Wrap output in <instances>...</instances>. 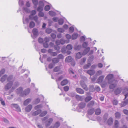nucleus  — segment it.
Wrapping results in <instances>:
<instances>
[{
	"mask_svg": "<svg viewBox=\"0 0 128 128\" xmlns=\"http://www.w3.org/2000/svg\"><path fill=\"white\" fill-rule=\"evenodd\" d=\"M13 78L12 75H10L7 78L8 81L9 82L6 85L5 87V89L7 90H8L12 86L13 84V82L11 81V80Z\"/></svg>",
	"mask_w": 128,
	"mask_h": 128,
	"instance_id": "f257e3e1",
	"label": "nucleus"
},
{
	"mask_svg": "<svg viewBox=\"0 0 128 128\" xmlns=\"http://www.w3.org/2000/svg\"><path fill=\"white\" fill-rule=\"evenodd\" d=\"M80 84L82 88H83L86 91L88 90V88L87 87V86L84 83V81H80Z\"/></svg>",
	"mask_w": 128,
	"mask_h": 128,
	"instance_id": "f03ea898",
	"label": "nucleus"
},
{
	"mask_svg": "<svg viewBox=\"0 0 128 128\" xmlns=\"http://www.w3.org/2000/svg\"><path fill=\"white\" fill-rule=\"evenodd\" d=\"M44 6V4L42 2H40L39 4V6L37 8V10L38 12L42 11L43 10Z\"/></svg>",
	"mask_w": 128,
	"mask_h": 128,
	"instance_id": "7ed1b4c3",
	"label": "nucleus"
},
{
	"mask_svg": "<svg viewBox=\"0 0 128 128\" xmlns=\"http://www.w3.org/2000/svg\"><path fill=\"white\" fill-rule=\"evenodd\" d=\"M114 78V76L113 74H110L108 75L106 77V79L108 80L109 84L110 83V81L112 80Z\"/></svg>",
	"mask_w": 128,
	"mask_h": 128,
	"instance_id": "20e7f679",
	"label": "nucleus"
},
{
	"mask_svg": "<svg viewBox=\"0 0 128 128\" xmlns=\"http://www.w3.org/2000/svg\"><path fill=\"white\" fill-rule=\"evenodd\" d=\"M53 119L52 118H49L46 121V126H50L52 123L53 121Z\"/></svg>",
	"mask_w": 128,
	"mask_h": 128,
	"instance_id": "39448f33",
	"label": "nucleus"
},
{
	"mask_svg": "<svg viewBox=\"0 0 128 128\" xmlns=\"http://www.w3.org/2000/svg\"><path fill=\"white\" fill-rule=\"evenodd\" d=\"M122 90V89L121 88H118L114 91V93L116 94H118L121 92Z\"/></svg>",
	"mask_w": 128,
	"mask_h": 128,
	"instance_id": "423d86ee",
	"label": "nucleus"
},
{
	"mask_svg": "<svg viewBox=\"0 0 128 128\" xmlns=\"http://www.w3.org/2000/svg\"><path fill=\"white\" fill-rule=\"evenodd\" d=\"M32 108V105L29 104L26 108H25V111L27 112H29L31 110Z\"/></svg>",
	"mask_w": 128,
	"mask_h": 128,
	"instance_id": "0eeeda50",
	"label": "nucleus"
},
{
	"mask_svg": "<svg viewBox=\"0 0 128 128\" xmlns=\"http://www.w3.org/2000/svg\"><path fill=\"white\" fill-rule=\"evenodd\" d=\"M73 60L72 57L70 56L67 57L65 59V62H71Z\"/></svg>",
	"mask_w": 128,
	"mask_h": 128,
	"instance_id": "6e6552de",
	"label": "nucleus"
},
{
	"mask_svg": "<svg viewBox=\"0 0 128 128\" xmlns=\"http://www.w3.org/2000/svg\"><path fill=\"white\" fill-rule=\"evenodd\" d=\"M76 90L78 93L80 94H83L84 93V90L80 88H77Z\"/></svg>",
	"mask_w": 128,
	"mask_h": 128,
	"instance_id": "1a4fd4ad",
	"label": "nucleus"
},
{
	"mask_svg": "<svg viewBox=\"0 0 128 128\" xmlns=\"http://www.w3.org/2000/svg\"><path fill=\"white\" fill-rule=\"evenodd\" d=\"M42 110H38L32 113V115L33 116H35L39 114L41 112Z\"/></svg>",
	"mask_w": 128,
	"mask_h": 128,
	"instance_id": "9d476101",
	"label": "nucleus"
},
{
	"mask_svg": "<svg viewBox=\"0 0 128 128\" xmlns=\"http://www.w3.org/2000/svg\"><path fill=\"white\" fill-rule=\"evenodd\" d=\"M104 77V75H102L100 76L98 79V82L99 83L102 82L103 80Z\"/></svg>",
	"mask_w": 128,
	"mask_h": 128,
	"instance_id": "9b49d317",
	"label": "nucleus"
},
{
	"mask_svg": "<svg viewBox=\"0 0 128 128\" xmlns=\"http://www.w3.org/2000/svg\"><path fill=\"white\" fill-rule=\"evenodd\" d=\"M59 61V60L58 58H54L52 59V62L54 64L58 63Z\"/></svg>",
	"mask_w": 128,
	"mask_h": 128,
	"instance_id": "f8f14e48",
	"label": "nucleus"
},
{
	"mask_svg": "<svg viewBox=\"0 0 128 128\" xmlns=\"http://www.w3.org/2000/svg\"><path fill=\"white\" fill-rule=\"evenodd\" d=\"M68 82V81L67 79H64L61 82L60 84L62 86H64L67 84Z\"/></svg>",
	"mask_w": 128,
	"mask_h": 128,
	"instance_id": "ddd939ff",
	"label": "nucleus"
},
{
	"mask_svg": "<svg viewBox=\"0 0 128 128\" xmlns=\"http://www.w3.org/2000/svg\"><path fill=\"white\" fill-rule=\"evenodd\" d=\"M30 92V90L29 88H27L26 89L24 92L22 94V96L26 95L28 94Z\"/></svg>",
	"mask_w": 128,
	"mask_h": 128,
	"instance_id": "4468645a",
	"label": "nucleus"
},
{
	"mask_svg": "<svg viewBox=\"0 0 128 128\" xmlns=\"http://www.w3.org/2000/svg\"><path fill=\"white\" fill-rule=\"evenodd\" d=\"M12 105L16 108L17 111L19 112H20L21 111L20 108L18 104H12Z\"/></svg>",
	"mask_w": 128,
	"mask_h": 128,
	"instance_id": "2eb2a0df",
	"label": "nucleus"
},
{
	"mask_svg": "<svg viewBox=\"0 0 128 128\" xmlns=\"http://www.w3.org/2000/svg\"><path fill=\"white\" fill-rule=\"evenodd\" d=\"M87 73L90 75H92L94 74L95 71L94 70H89L87 71Z\"/></svg>",
	"mask_w": 128,
	"mask_h": 128,
	"instance_id": "dca6fc26",
	"label": "nucleus"
},
{
	"mask_svg": "<svg viewBox=\"0 0 128 128\" xmlns=\"http://www.w3.org/2000/svg\"><path fill=\"white\" fill-rule=\"evenodd\" d=\"M92 98V97L90 96H87L86 98H85L84 100L86 102H88L91 100Z\"/></svg>",
	"mask_w": 128,
	"mask_h": 128,
	"instance_id": "f3484780",
	"label": "nucleus"
},
{
	"mask_svg": "<svg viewBox=\"0 0 128 128\" xmlns=\"http://www.w3.org/2000/svg\"><path fill=\"white\" fill-rule=\"evenodd\" d=\"M31 100L30 98H28L24 101V106L28 105L30 102Z\"/></svg>",
	"mask_w": 128,
	"mask_h": 128,
	"instance_id": "a211bd4d",
	"label": "nucleus"
},
{
	"mask_svg": "<svg viewBox=\"0 0 128 128\" xmlns=\"http://www.w3.org/2000/svg\"><path fill=\"white\" fill-rule=\"evenodd\" d=\"M32 32L34 36H36L38 34V31L37 29L34 28L32 30Z\"/></svg>",
	"mask_w": 128,
	"mask_h": 128,
	"instance_id": "6ab92c4d",
	"label": "nucleus"
},
{
	"mask_svg": "<svg viewBox=\"0 0 128 128\" xmlns=\"http://www.w3.org/2000/svg\"><path fill=\"white\" fill-rule=\"evenodd\" d=\"M78 106L80 108H82L85 107L86 104L84 102H81L79 104Z\"/></svg>",
	"mask_w": 128,
	"mask_h": 128,
	"instance_id": "aec40b11",
	"label": "nucleus"
},
{
	"mask_svg": "<svg viewBox=\"0 0 128 128\" xmlns=\"http://www.w3.org/2000/svg\"><path fill=\"white\" fill-rule=\"evenodd\" d=\"M94 112V108L88 110V114L90 115L92 114Z\"/></svg>",
	"mask_w": 128,
	"mask_h": 128,
	"instance_id": "412c9836",
	"label": "nucleus"
},
{
	"mask_svg": "<svg viewBox=\"0 0 128 128\" xmlns=\"http://www.w3.org/2000/svg\"><path fill=\"white\" fill-rule=\"evenodd\" d=\"M82 56V54L80 52L77 53L76 55V58L77 59L80 58Z\"/></svg>",
	"mask_w": 128,
	"mask_h": 128,
	"instance_id": "4be33fe9",
	"label": "nucleus"
},
{
	"mask_svg": "<svg viewBox=\"0 0 128 128\" xmlns=\"http://www.w3.org/2000/svg\"><path fill=\"white\" fill-rule=\"evenodd\" d=\"M47 113V112L46 111H44L40 114V116L41 117H43L45 116Z\"/></svg>",
	"mask_w": 128,
	"mask_h": 128,
	"instance_id": "5701e85b",
	"label": "nucleus"
},
{
	"mask_svg": "<svg viewBox=\"0 0 128 128\" xmlns=\"http://www.w3.org/2000/svg\"><path fill=\"white\" fill-rule=\"evenodd\" d=\"M113 122V119L111 118H110L108 121V123L109 125L111 124Z\"/></svg>",
	"mask_w": 128,
	"mask_h": 128,
	"instance_id": "b1692460",
	"label": "nucleus"
},
{
	"mask_svg": "<svg viewBox=\"0 0 128 128\" xmlns=\"http://www.w3.org/2000/svg\"><path fill=\"white\" fill-rule=\"evenodd\" d=\"M7 76L5 74L1 78L0 80V81L2 82H3L7 78Z\"/></svg>",
	"mask_w": 128,
	"mask_h": 128,
	"instance_id": "393cba45",
	"label": "nucleus"
},
{
	"mask_svg": "<svg viewBox=\"0 0 128 128\" xmlns=\"http://www.w3.org/2000/svg\"><path fill=\"white\" fill-rule=\"evenodd\" d=\"M116 82L114 84H110L109 86V88L110 89H113L116 86Z\"/></svg>",
	"mask_w": 128,
	"mask_h": 128,
	"instance_id": "a878e982",
	"label": "nucleus"
},
{
	"mask_svg": "<svg viewBox=\"0 0 128 128\" xmlns=\"http://www.w3.org/2000/svg\"><path fill=\"white\" fill-rule=\"evenodd\" d=\"M101 112V110L100 109H97L95 111V114L97 115L100 114Z\"/></svg>",
	"mask_w": 128,
	"mask_h": 128,
	"instance_id": "bb28decb",
	"label": "nucleus"
},
{
	"mask_svg": "<svg viewBox=\"0 0 128 128\" xmlns=\"http://www.w3.org/2000/svg\"><path fill=\"white\" fill-rule=\"evenodd\" d=\"M90 48L89 47H88L85 49L83 52L84 55L86 54L90 50Z\"/></svg>",
	"mask_w": 128,
	"mask_h": 128,
	"instance_id": "cd10ccee",
	"label": "nucleus"
},
{
	"mask_svg": "<svg viewBox=\"0 0 128 128\" xmlns=\"http://www.w3.org/2000/svg\"><path fill=\"white\" fill-rule=\"evenodd\" d=\"M35 26L34 22H30L29 25V27L30 28H32L34 27Z\"/></svg>",
	"mask_w": 128,
	"mask_h": 128,
	"instance_id": "c85d7f7f",
	"label": "nucleus"
},
{
	"mask_svg": "<svg viewBox=\"0 0 128 128\" xmlns=\"http://www.w3.org/2000/svg\"><path fill=\"white\" fill-rule=\"evenodd\" d=\"M78 36V34H73L72 36V38L73 40L76 39Z\"/></svg>",
	"mask_w": 128,
	"mask_h": 128,
	"instance_id": "c756f323",
	"label": "nucleus"
},
{
	"mask_svg": "<svg viewBox=\"0 0 128 128\" xmlns=\"http://www.w3.org/2000/svg\"><path fill=\"white\" fill-rule=\"evenodd\" d=\"M60 69V67L56 66L54 69V71L55 72H57L59 71Z\"/></svg>",
	"mask_w": 128,
	"mask_h": 128,
	"instance_id": "7c9ffc66",
	"label": "nucleus"
},
{
	"mask_svg": "<svg viewBox=\"0 0 128 128\" xmlns=\"http://www.w3.org/2000/svg\"><path fill=\"white\" fill-rule=\"evenodd\" d=\"M119 122L118 120H116L114 122V126L116 128H117L119 126Z\"/></svg>",
	"mask_w": 128,
	"mask_h": 128,
	"instance_id": "2f4dec72",
	"label": "nucleus"
},
{
	"mask_svg": "<svg viewBox=\"0 0 128 128\" xmlns=\"http://www.w3.org/2000/svg\"><path fill=\"white\" fill-rule=\"evenodd\" d=\"M91 65V63H88V64H86L84 66V69H87Z\"/></svg>",
	"mask_w": 128,
	"mask_h": 128,
	"instance_id": "473e14b6",
	"label": "nucleus"
},
{
	"mask_svg": "<svg viewBox=\"0 0 128 128\" xmlns=\"http://www.w3.org/2000/svg\"><path fill=\"white\" fill-rule=\"evenodd\" d=\"M115 117L116 118H119L121 116L120 114L118 112H116L115 114Z\"/></svg>",
	"mask_w": 128,
	"mask_h": 128,
	"instance_id": "72a5a7b5",
	"label": "nucleus"
},
{
	"mask_svg": "<svg viewBox=\"0 0 128 128\" xmlns=\"http://www.w3.org/2000/svg\"><path fill=\"white\" fill-rule=\"evenodd\" d=\"M32 1L34 6L36 7L38 4V0H32Z\"/></svg>",
	"mask_w": 128,
	"mask_h": 128,
	"instance_id": "f704fd0d",
	"label": "nucleus"
},
{
	"mask_svg": "<svg viewBox=\"0 0 128 128\" xmlns=\"http://www.w3.org/2000/svg\"><path fill=\"white\" fill-rule=\"evenodd\" d=\"M86 58H83L81 60L80 64H83L84 63L86 60Z\"/></svg>",
	"mask_w": 128,
	"mask_h": 128,
	"instance_id": "c9c22d12",
	"label": "nucleus"
},
{
	"mask_svg": "<svg viewBox=\"0 0 128 128\" xmlns=\"http://www.w3.org/2000/svg\"><path fill=\"white\" fill-rule=\"evenodd\" d=\"M66 48L68 50H71L72 48V46L70 44H68Z\"/></svg>",
	"mask_w": 128,
	"mask_h": 128,
	"instance_id": "e433bc0d",
	"label": "nucleus"
},
{
	"mask_svg": "<svg viewBox=\"0 0 128 128\" xmlns=\"http://www.w3.org/2000/svg\"><path fill=\"white\" fill-rule=\"evenodd\" d=\"M42 107V106L41 105H38L34 107V109L36 110H37L41 108Z\"/></svg>",
	"mask_w": 128,
	"mask_h": 128,
	"instance_id": "4c0bfd02",
	"label": "nucleus"
},
{
	"mask_svg": "<svg viewBox=\"0 0 128 128\" xmlns=\"http://www.w3.org/2000/svg\"><path fill=\"white\" fill-rule=\"evenodd\" d=\"M46 33L49 34L52 32V30L50 28H47L46 30Z\"/></svg>",
	"mask_w": 128,
	"mask_h": 128,
	"instance_id": "58836bf2",
	"label": "nucleus"
},
{
	"mask_svg": "<svg viewBox=\"0 0 128 128\" xmlns=\"http://www.w3.org/2000/svg\"><path fill=\"white\" fill-rule=\"evenodd\" d=\"M94 104V102L93 101H91L88 104V106H93Z\"/></svg>",
	"mask_w": 128,
	"mask_h": 128,
	"instance_id": "ea45409f",
	"label": "nucleus"
},
{
	"mask_svg": "<svg viewBox=\"0 0 128 128\" xmlns=\"http://www.w3.org/2000/svg\"><path fill=\"white\" fill-rule=\"evenodd\" d=\"M81 48V46H74V48L75 50H80Z\"/></svg>",
	"mask_w": 128,
	"mask_h": 128,
	"instance_id": "a19ab883",
	"label": "nucleus"
},
{
	"mask_svg": "<svg viewBox=\"0 0 128 128\" xmlns=\"http://www.w3.org/2000/svg\"><path fill=\"white\" fill-rule=\"evenodd\" d=\"M22 88L21 87L19 88L17 90V92L18 93L22 92Z\"/></svg>",
	"mask_w": 128,
	"mask_h": 128,
	"instance_id": "79ce46f5",
	"label": "nucleus"
},
{
	"mask_svg": "<svg viewBox=\"0 0 128 128\" xmlns=\"http://www.w3.org/2000/svg\"><path fill=\"white\" fill-rule=\"evenodd\" d=\"M76 98L77 99L79 100H82V97L78 95H76Z\"/></svg>",
	"mask_w": 128,
	"mask_h": 128,
	"instance_id": "37998d69",
	"label": "nucleus"
},
{
	"mask_svg": "<svg viewBox=\"0 0 128 128\" xmlns=\"http://www.w3.org/2000/svg\"><path fill=\"white\" fill-rule=\"evenodd\" d=\"M50 8V6L49 5H46L45 7L44 10L46 11H48L49 10Z\"/></svg>",
	"mask_w": 128,
	"mask_h": 128,
	"instance_id": "c03bdc74",
	"label": "nucleus"
},
{
	"mask_svg": "<svg viewBox=\"0 0 128 128\" xmlns=\"http://www.w3.org/2000/svg\"><path fill=\"white\" fill-rule=\"evenodd\" d=\"M58 31L62 33L64 32V29L62 28H59L58 29Z\"/></svg>",
	"mask_w": 128,
	"mask_h": 128,
	"instance_id": "a18cd8bd",
	"label": "nucleus"
},
{
	"mask_svg": "<svg viewBox=\"0 0 128 128\" xmlns=\"http://www.w3.org/2000/svg\"><path fill=\"white\" fill-rule=\"evenodd\" d=\"M58 59H62L64 58V57L63 55L62 54H60L58 56Z\"/></svg>",
	"mask_w": 128,
	"mask_h": 128,
	"instance_id": "49530a36",
	"label": "nucleus"
},
{
	"mask_svg": "<svg viewBox=\"0 0 128 128\" xmlns=\"http://www.w3.org/2000/svg\"><path fill=\"white\" fill-rule=\"evenodd\" d=\"M128 103L126 101V102H122L121 104V107H123L125 106Z\"/></svg>",
	"mask_w": 128,
	"mask_h": 128,
	"instance_id": "de8ad7c7",
	"label": "nucleus"
},
{
	"mask_svg": "<svg viewBox=\"0 0 128 128\" xmlns=\"http://www.w3.org/2000/svg\"><path fill=\"white\" fill-rule=\"evenodd\" d=\"M58 22L60 25H62L64 23V21L62 19H60L58 20Z\"/></svg>",
	"mask_w": 128,
	"mask_h": 128,
	"instance_id": "09e8293b",
	"label": "nucleus"
},
{
	"mask_svg": "<svg viewBox=\"0 0 128 128\" xmlns=\"http://www.w3.org/2000/svg\"><path fill=\"white\" fill-rule=\"evenodd\" d=\"M5 71V70L3 69L2 70L0 71V77L4 73Z\"/></svg>",
	"mask_w": 128,
	"mask_h": 128,
	"instance_id": "8fccbe9b",
	"label": "nucleus"
},
{
	"mask_svg": "<svg viewBox=\"0 0 128 128\" xmlns=\"http://www.w3.org/2000/svg\"><path fill=\"white\" fill-rule=\"evenodd\" d=\"M88 45V43L87 42H84L82 44V46L84 48H86Z\"/></svg>",
	"mask_w": 128,
	"mask_h": 128,
	"instance_id": "3c124183",
	"label": "nucleus"
},
{
	"mask_svg": "<svg viewBox=\"0 0 128 128\" xmlns=\"http://www.w3.org/2000/svg\"><path fill=\"white\" fill-rule=\"evenodd\" d=\"M64 91L67 92L68 90L69 87L67 86H66L64 87Z\"/></svg>",
	"mask_w": 128,
	"mask_h": 128,
	"instance_id": "603ef678",
	"label": "nucleus"
},
{
	"mask_svg": "<svg viewBox=\"0 0 128 128\" xmlns=\"http://www.w3.org/2000/svg\"><path fill=\"white\" fill-rule=\"evenodd\" d=\"M94 57L93 56L90 57L88 59L89 62H90L92 61L94 59Z\"/></svg>",
	"mask_w": 128,
	"mask_h": 128,
	"instance_id": "864d4df0",
	"label": "nucleus"
},
{
	"mask_svg": "<svg viewBox=\"0 0 128 128\" xmlns=\"http://www.w3.org/2000/svg\"><path fill=\"white\" fill-rule=\"evenodd\" d=\"M54 48L55 50H58L60 49V48L58 45L55 46H54Z\"/></svg>",
	"mask_w": 128,
	"mask_h": 128,
	"instance_id": "5fc2aeb1",
	"label": "nucleus"
},
{
	"mask_svg": "<svg viewBox=\"0 0 128 128\" xmlns=\"http://www.w3.org/2000/svg\"><path fill=\"white\" fill-rule=\"evenodd\" d=\"M38 41L40 43H42L43 42V40L42 38H38Z\"/></svg>",
	"mask_w": 128,
	"mask_h": 128,
	"instance_id": "6e6d98bb",
	"label": "nucleus"
},
{
	"mask_svg": "<svg viewBox=\"0 0 128 128\" xmlns=\"http://www.w3.org/2000/svg\"><path fill=\"white\" fill-rule=\"evenodd\" d=\"M74 30V29L73 27L71 26L70 27L69 29V31L70 32H73Z\"/></svg>",
	"mask_w": 128,
	"mask_h": 128,
	"instance_id": "4d7b16f0",
	"label": "nucleus"
},
{
	"mask_svg": "<svg viewBox=\"0 0 128 128\" xmlns=\"http://www.w3.org/2000/svg\"><path fill=\"white\" fill-rule=\"evenodd\" d=\"M39 14H38V16H39L40 17H43L44 16V13L42 12H40Z\"/></svg>",
	"mask_w": 128,
	"mask_h": 128,
	"instance_id": "13d9d810",
	"label": "nucleus"
},
{
	"mask_svg": "<svg viewBox=\"0 0 128 128\" xmlns=\"http://www.w3.org/2000/svg\"><path fill=\"white\" fill-rule=\"evenodd\" d=\"M60 126V123L59 122H56L54 125V126L56 127V128Z\"/></svg>",
	"mask_w": 128,
	"mask_h": 128,
	"instance_id": "bf43d9fd",
	"label": "nucleus"
},
{
	"mask_svg": "<svg viewBox=\"0 0 128 128\" xmlns=\"http://www.w3.org/2000/svg\"><path fill=\"white\" fill-rule=\"evenodd\" d=\"M95 90L97 91L98 92L100 91V88L98 86H96V87Z\"/></svg>",
	"mask_w": 128,
	"mask_h": 128,
	"instance_id": "052dcab7",
	"label": "nucleus"
},
{
	"mask_svg": "<svg viewBox=\"0 0 128 128\" xmlns=\"http://www.w3.org/2000/svg\"><path fill=\"white\" fill-rule=\"evenodd\" d=\"M57 53L55 52H52V54H51V55L53 56H55L57 55Z\"/></svg>",
	"mask_w": 128,
	"mask_h": 128,
	"instance_id": "680f3d73",
	"label": "nucleus"
},
{
	"mask_svg": "<svg viewBox=\"0 0 128 128\" xmlns=\"http://www.w3.org/2000/svg\"><path fill=\"white\" fill-rule=\"evenodd\" d=\"M43 45L44 47L47 48L48 47V45L47 43L45 42L44 43Z\"/></svg>",
	"mask_w": 128,
	"mask_h": 128,
	"instance_id": "e2e57ef3",
	"label": "nucleus"
},
{
	"mask_svg": "<svg viewBox=\"0 0 128 128\" xmlns=\"http://www.w3.org/2000/svg\"><path fill=\"white\" fill-rule=\"evenodd\" d=\"M0 101L1 102V103L2 104L3 106H5V104L4 101V100H3L2 99H0Z\"/></svg>",
	"mask_w": 128,
	"mask_h": 128,
	"instance_id": "0e129e2a",
	"label": "nucleus"
},
{
	"mask_svg": "<svg viewBox=\"0 0 128 128\" xmlns=\"http://www.w3.org/2000/svg\"><path fill=\"white\" fill-rule=\"evenodd\" d=\"M56 43L57 45H58L61 44V42L60 40V41L58 40H56Z\"/></svg>",
	"mask_w": 128,
	"mask_h": 128,
	"instance_id": "69168bd1",
	"label": "nucleus"
},
{
	"mask_svg": "<svg viewBox=\"0 0 128 128\" xmlns=\"http://www.w3.org/2000/svg\"><path fill=\"white\" fill-rule=\"evenodd\" d=\"M44 40L45 42L47 43L49 41V39L48 38L46 37L44 38Z\"/></svg>",
	"mask_w": 128,
	"mask_h": 128,
	"instance_id": "338daca9",
	"label": "nucleus"
},
{
	"mask_svg": "<svg viewBox=\"0 0 128 128\" xmlns=\"http://www.w3.org/2000/svg\"><path fill=\"white\" fill-rule=\"evenodd\" d=\"M123 112L126 114H128V110H123Z\"/></svg>",
	"mask_w": 128,
	"mask_h": 128,
	"instance_id": "774afa93",
	"label": "nucleus"
}]
</instances>
